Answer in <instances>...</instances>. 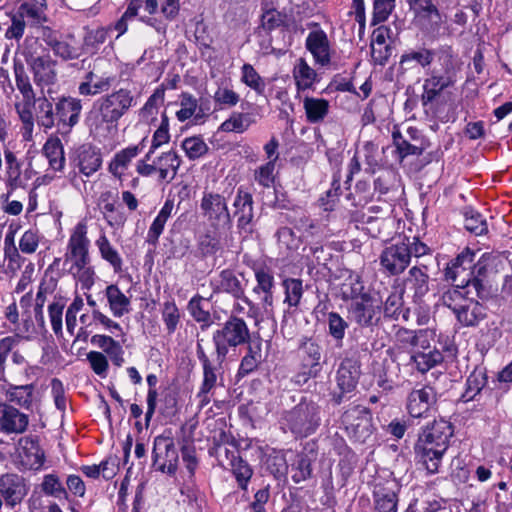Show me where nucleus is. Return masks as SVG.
Masks as SVG:
<instances>
[{"label":"nucleus","mask_w":512,"mask_h":512,"mask_svg":"<svg viewBox=\"0 0 512 512\" xmlns=\"http://www.w3.org/2000/svg\"><path fill=\"white\" fill-rule=\"evenodd\" d=\"M134 105V96L128 89L120 88L97 99L89 111L86 122L90 131L106 137L117 130L119 119Z\"/></svg>","instance_id":"1"},{"label":"nucleus","mask_w":512,"mask_h":512,"mask_svg":"<svg viewBox=\"0 0 512 512\" xmlns=\"http://www.w3.org/2000/svg\"><path fill=\"white\" fill-rule=\"evenodd\" d=\"M454 430L450 422L435 420L425 427L418 436L414 446L417 461L424 466L430 474L439 472L443 456L449 447V440Z\"/></svg>","instance_id":"2"},{"label":"nucleus","mask_w":512,"mask_h":512,"mask_svg":"<svg viewBox=\"0 0 512 512\" xmlns=\"http://www.w3.org/2000/svg\"><path fill=\"white\" fill-rule=\"evenodd\" d=\"M89 247L87 226L79 222L68 240L64 265H68V273L81 284L82 289L86 290L94 285L96 278L94 267L91 265Z\"/></svg>","instance_id":"3"},{"label":"nucleus","mask_w":512,"mask_h":512,"mask_svg":"<svg viewBox=\"0 0 512 512\" xmlns=\"http://www.w3.org/2000/svg\"><path fill=\"white\" fill-rule=\"evenodd\" d=\"M475 253L466 248L460 253L445 269V278L460 288H469L474 290V294L479 299L487 297V291L483 285L482 279L475 276L474 266Z\"/></svg>","instance_id":"4"},{"label":"nucleus","mask_w":512,"mask_h":512,"mask_svg":"<svg viewBox=\"0 0 512 512\" xmlns=\"http://www.w3.org/2000/svg\"><path fill=\"white\" fill-rule=\"evenodd\" d=\"M247 324L241 318L230 317L212 336L217 360L224 361L230 348L245 344L250 339Z\"/></svg>","instance_id":"5"},{"label":"nucleus","mask_w":512,"mask_h":512,"mask_svg":"<svg viewBox=\"0 0 512 512\" xmlns=\"http://www.w3.org/2000/svg\"><path fill=\"white\" fill-rule=\"evenodd\" d=\"M320 408L313 402H301L282 417L286 426L296 437H306L320 424Z\"/></svg>","instance_id":"6"},{"label":"nucleus","mask_w":512,"mask_h":512,"mask_svg":"<svg viewBox=\"0 0 512 512\" xmlns=\"http://www.w3.org/2000/svg\"><path fill=\"white\" fill-rule=\"evenodd\" d=\"M197 357L203 370V380L196 395L199 406L204 407L211 402L212 396L218 387L223 386V367L224 361L211 360L205 353L203 347L197 345Z\"/></svg>","instance_id":"7"},{"label":"nucleus","mask_w":512,"mask_h":512,"mask_svg":"<svg viewBox=\"0 0 512 512\" xmlns=\"http://www.w3.org/2000/svg\"><path fill=\"white\" fill-rule=\"evenodd\" d=\"M203 216L214 231H228L232 226L225 197L219 193L205 190L200 203Z\"/></svg>","instance_id":"8"},{"label":"nucleus","mask_w":512,"mask_h":512,"mask_svg":"<svg viewBox=\"0 0 512 512\" xmlns=\"http://www.w3.org/2000/svg\"><path fill=\"white\" fill-rule=\"evenodd\" d=\"M298 354L302 360L303 371L297 373L293 380L298 385H304L320 370L321 347L316 340L304 337L300 340Z\"/></svg>","instance_id":"9"},{"label":"nucleus","mask_w":512,"mask_h":512,"mask_svg":"<svg viewBox=\"0 0 512 512\" xmlns=\"http://www.w3.org/2000/svg\"><path fill=\"white\" fill-rule=\"evenodd\" d=\"M153 466L169 475H174L178 468L179 455L174 440L169 436L158 435L153 441Z\"/></svg>","instance_id":"10"},{"label":"nucleus","mask_w":512,"mask_h":512,"mask_svg":"<svg viewBox=\"0 0 512 512\" xmlns=\"http://www.w3.org/2000/svg\"><path fill=\"white\" fill-rule=\"evenodd\" d=\"M347 432L358 442H365L372 434L371 415L360 406L347 410L342 416Z\"/></svg>","instance_id":"11"},{"label":"nucleus","mask_w":512,"mask_h":512,"mask_svg":"<svg viewBox=\"0 0 512 512\" xmlns=\"http://www.w3.org/2000/svg\"><path fill=\"white\" fill-rule=\"evenodd\" d=\"M381 267L390 275H399L410 265V254L405 240L383 249L379 257Z\"/></svg>","instance_id":"12"},{"label":"nucleus","mask_w":512,"mask_h":512,"mask_svg":"<svg viewBox=\"0 0 512 512\" xmlns=\"http://www.w3.org/2000/svg\"><path fill=\"white\" fill-rule=\"evenodd\" d=\"M103 159L101 151L91 145H82L76 151L72 159L74 176L71 181L77 177V173L83 177L93 176L102 167Z\"/></svg>","instance_id":"13"},{"label":"nucleus","mask_w":512,"mask_h":512,"mask_svg":"<svg viewBox=\"0 0 512 512\" xmlns=\"http://www.w3.org/2000/svg\"><path fill=\"white\" fill-rule=\"evenodd\" d=\"M16 453L25 469L39 470L45 461V453L40 447L36 436H24L16 443Z\"/></svg>","instance_id":"14"},{"label":"nucleus","mask_w":512,"mask_h":512,"mask_svg":"<svg viewBox=\"0 0 512 512\" xmlns=\"http://www.w3.org/2000/svg\"><path fill=\"white\" fill-rule=\"evenodd\" d=\"M82 101L72 96H60L55 100L57 127L66 132L76 126L80 120Z\"/></svg>","instance_id":"15"},{"label":"nucleus","mask_w":512,"mask_h":512,"mask_svg":"<svg viewBox=\"0 0 512 512\" xmlns=\"http://www.w3.org/2000/svg\"><path fill=\"white\" fill-rule=\"evenodd\" d=\"M29 422L30 417L28 414L20 411L10 403H0V432L7 435L24 434L28 429Z\"/></svg>","instance_id":"16"},{"label":"nucleus","mask_w":512,"mask_h":512,"mask_svg":"<svg viewBox=\"0 0 512 512\" xmlns=\"http://www.w3.org/2000/svg\"><path fill=\"white\" fill-rule=\"evenodd\" d=\"M28 494V486L25 479L16 473L0 475V495L5 501L6 507L14 508L19 505Z\"/></svg>","instance_id":"17"},{"label":"nucleus","mask_w":512,"mask_h":512,"mask_svg":"<svg viewBox=\"0 0 512 512\" xmlns=\"http://www.w3.org/2000/svg\"><path fill=\"white\" fill-rule=\"evenodd\" d=\"M103 59L94 63L93 69L86 73L84 80L78 86V92L82 96H95L102 92H106L112 85L114 78L107 73L100 74L99 67L105 64Z\"/></svg>","instance_id":"18"},{"label":"nucleus","mask_w":512,"mask_h":512,"mask_svg":"<svg viewBox=\"0 0 512 512\" xmlns=\"http://www.w3.org/2000/svg\"><path fill=\"white\" fill-rule=\"evenodd\" d=\"M211 286L214 292H225L236 299H241L243 303L249 306L250 312L254 310V304L244 295V288L241 281L232 270H222L219 275L211 280Z\"/></svg>","instance_id":"19"},{"label":"nucleus","mask_w":512,"mask_h":512,"mask_svg":"<svg viewBox=\"0 0 512 512\" xmlns=\"http://www.w3.org/2000/svg\"><path fill=\"white\" fill-rule=\"evenodd\" d=\"M437 401V393L431 386L413 389L407 398V410L410 416L419 418L429 411Z\"/></svg>","instance_id":"20"},{"label":"nucleus","mask_w":512,"mask_h":512,"mask_svg":"<svg viewBox=\"0 0 512 512\" xmlns=\"http://www.w3.org/2000/svg\"><path fill=\"white\" fill-rule=\"evenodd\" d=\"M429 263L421 262L412 266L404 278V290L412 292L415 299L422 298L429 291Z\"/></svg>","instance_id":"21"},{"label":"nucleus","mask_w":512,"mask_h":512,"mask_svg":"<svg viewBox=\"0 0 512 512\" xmlns=\"http://www.w3.org/2000/svg\"><path fill=\"white\" fill-rule=\"evenodd\" d=\"M33 72L34 81L39 86L54 84L57 79L56 62L47 53L40 56H31L27 60Z\"/></svg>","instance_id":"22"},{"label":"nucleus","mask_w":512,"mask_h":512,"mask_svg":"<svg viewBox=\"0 0 512 512\" xmlns=\"http://www.w3.org/2000/svg\"><path fill=\"white\" fill-rule=\"evenodd\" d=\"M306 48L313 55L315 62L327 66L331 61V47L327 34L321 30L311 31L306 38Z\"/></svg>","instance_id":"23"},{"label":"nucleus","mask_w":512,"mask_h":512,"mask_svg":"<svg viewBox=\"0 0 512 512\" xmlns=\"http://www.w3.org/2000/svg\"><path fill=\"white\" fill-rule=\"evenodd\" d=\"M19 340L15 336H6L0 339V381H6V369L8 359L11 358L15 367L24 366L27 361L25 356L15 349Z\"/></svg>","instance_id":"24"},{"label":"nucleus","mask_w":512,"mask_h":512,"mask_svg":"<svg viewBox=\"0 0 512 512\" xmlns=\"http://www.w3.org/2000/svg\"><path fill=\"white\" fill-rule=\"evenodd\" d=\"M377 309L378 307L373 305L371 296L369 294H363L360 300L354 301L349 307V314L353 321L362 327L372 326L377 322Z\"/></svg>","instance_id":"25"},{"label":"nucleus","mask_w":512,"mask_h":512,"mask_svg":"<svg viewBox=\"0 0 512 512\" xmlns=\"http://www.w3.org/2000/svg\"><path fill=\"white\" fill-rule=\"evenodd\" d=\"M455 80L452 76L445 74L440 75L435 71L430 73V76L424 80L423 93L421 95V102L423 106L433 103L442 91L454 85Z\"/></svg>","instance_id":"26"},{"label":"nucleus","mask_w":512,"mask_h":512,"mask_svg":"<svg viewBox=\"0 0 512 512\" xmlns=\"http://www.w3.org/2000/svg\"><path fill=\"white\" fill-rule=\"evenodd\" d=\"M425 342L422 341L419 347L410 355V361L421 373L429 371L443 361L442 353L436 348L431 349L429 344H425Z\"/></svg>","instance_id":"27"},{"label":"nucleus","mask_w":512,"mask_h":512,"mask_svg":"<svg viewBox=\"0 0 512 512\" xmlns=\"http://www.w3.org/2000/svg\"><path fill=\"white\" fill-rule=\"evenodd\" d=\"M360 376V366L352 358H345L337 370L336 381L343 393L351 392L357 385Z\"/></svg>","instance_id":"28"},{"label":"nucleus","mask_w":512,"mask_h":512,"mask_svg":"<svg viewBox=\"0 0 512 512\" xmlns=\"http://www.w3.org/2000/svg\"><path fill=\"white\" fill-rule=\"evenodd\" d=\"M476 298L478 297L475 294L470 295L455 313L463 326H475L485 317V308Z\"/></svg>","instance_id":"29"},{"label":"nucleus","mask_w":512,"mask_h":512,"mask_svg":"<svg viewBox=\"0 0 512 512\" xmlns=\"http://www.w3.org/2000/svg\"><path fill=\"white\" fill-rule=\"evenodd\" d=\"M233 206L236 209L235 216H237L238 228L246 231L254 217L252 195L242 189H238Z\"/></svg>","instance_id":"30"},{"label":"nucleus","mask_w":512,"mask_h":512,"mask_svg":"<svg viewBox=\"0 0 512 512\" xmlns=\"http://www.w3.org/2000/svg\"><path fill=\"white\" fill-rule=\"evenodd\" d=\"M4 159L6 164V183L11 189H17L20 187H24L26 185L27 180L30 177H27V171H25V175L22 176L21 163L17 159L14 152L11 150L4 151Z\"/></svg>","instance_id":"31"},{"label":"nucleus","mask_w":512,"mask_h":512,"mask_svg":"<svg viewBox=\"0 0 512 512\" xmlns=\"http://www.w3.org/2000/svg\"><path fill=\"white\" fill-rule=\"evenodd\" d=\"M42 152L51 170L62 172L65 167L64 147L58 137H49L43 145Z\"/></svg>","instance_id":"32"},{"label":"nucleus","mask_w":512,"mask_h":512,"mask_svg":"<svg viewBox=\"0 0 512 512\" xmlns=\"http://www.w3.org/2000/svg\"><path fill=\"white\" fill-rule=\"evenodd\" d=\"M373 495L377 512H397L398 497L393 485H376Z\"/></svg>","instance_id":"33"},{"label":"nucleus","mask_w":512,"mask_h":512,"mask_svg":"<svg viewBox=\"0 0 512 512\" xmlns=\"http://www.w3.org/2000/svg\"><path fill=\"white\" fill-rule=\"evenodd\" d=\"M105 296L114 317L120 318L130 312L131 301L117 285H108L105 289Z\"/></svg>","instance_id":"34"},{"label":"nucleus","mask_w":512,"mask_h":512,"mask_svg":"<svg viewBox=\"0 0 512 512\" xmlns=\"http://www.w3.org/2000/svg\"><path fill=\"white\" fill-rule=\"evenodd\" d=\"M159 181L171 182L180 167V159L176 152L168 151L162 153L155 159Z\"/></svg>","instance_id":"35"},{"label":"nucleus","mask_w":512,"mask_h":512,"mask_svg":"<svg viewBox=\"0 0 512 512\" xmlns=\"http://www.w3.org/2000/svg\"><path fill=\"white\" fill-rule=\"evenodd\" d=\"M472 294H474L473 289L460 288L454 285L440 295L437 304L451 309L455 314Z\"/></svg>","instance_id":"36"},{"label":"nucleus","mask_w":512,"mask_h":512,"mask_svg":"<svg viewBox=\"0 0 512 512\" xmlns=\"http://www.w3.org/2000/svg\"><path fill=\"white\" fill-rule=\"evenodd\" d=\"M139 153L140 148L138 145L129 146L117 152L109 163V172L118 179H121L131 161L137 157Z\"/></svg>","instance_id":"37"},{"label":"nucleus","mask_w":512,"mask_h":512,"mask_svg":"<svg viewBox=\"0 0 512 512\" xmlns=\"http://www.w3.org/2000/svg\"><path fill=\"white\" fill-rule=\"evenodd\" d=\"M245 344H247V352L242 358L239 366V374L241 375H247L254 371L258 367L262 358L261 340L250 338Z\"/></svg>","instance_id":"38"},{"label":"nucleus","mask_w":512,"mask_h":512,"mask_svg":"<svg viewBox=\"0 0 512 512\" xmlns=\"http://www.w3.org/2000/svg\"><path fill=\"white\" fill-rule=\"evenodd\" d=\"M36 120L44 130H51L57 126V115L55 114V103L53 104L46 97L36 100Z\"/></svg>","instance_id":"39"},{"label":"nucleus","mask_w":512,"mask_h":512,"mask_svg":"<svg viewBox=\"0 0 512 512\" xmlns=\"http://www.w3.org/2000/svg\"><path fill=\"white\" fill-rule=\"evenodd\" d=\"M303 107L310 123L322 122L329 112V102L323 98L305 97Z\"/></svg>","instance_id":"40"},{"label":"nucleus","mask_w":512,"mask_h":512,"mask_svg":"<svg viewBox=\"0 0 512 512\" xmlns=\"http://www.w3.org/2000/svg\"><path fill=\"white\" fill-rule=\"evenodd\" d=\"M102 259L107 261L115 273L122 271L123 261L118 251L112 246L105 234H101L95 242Z\"/></svg>","instance_id":"41"},{"label":"nucleus","mask_w":512,"mask_h":512,"mask_svg":"<svg viewBox=\"0 0 512 512\" xmlns=\"http://www.w3.org/2000/svg\"><path fill=\"white\" fill-rule=\"evenodd\" d=\"M173 202L167 200L159 211L158 215L154 219L151 224L148 233H147V242L151 244H156L159 236L162 234L165 224L169 217L171 216L173 210Z\"/></svg>","instance_id":"42"},{"label":"nucleus","mask_w":512,"mask_h":512,"mask_svg":"<svg viewBox=\"0 0 512 512\" xmlns=\"http://www.w3.org/2000/svg\"><path fill=\"white\" fill-rule=\"evenodd\" d=\"M316 72L303 59H298L293 69V77L298 90H306L312 87L316 80Z\"/></svg>","instance_id":"43"},{"label":"nucleus","mask_w":512,"mask_h":512,"mask_svg":"<svg viewBox=\"0 0 512 512\" xmlns=\"http://www.w3.org/2000/svg\"><path fill=\"white\" fill-rule=\"evenodd\" d=\"M34 386L32 384L14 386L7 390V400L25 409H30L33 403Z\"/></svg>","instance_id":"44"},{"label":"nucleus","mask_w":512,"mask_h":512,"mask_svg":"<svg viewBox=\"0 0 512 512\" xmlns=\"http://www.w3.org/2000/svg\"><path fill=\"white\" fill-rule=\"evenodd\" d=\"M395 332L393 336L394 347L398 349H407L409 347L417 348L422 340L420 335L422 331L416 332L404 327L394 326Z\"/></svg>","instance_id":"45"},{"label":"nucleus","mask_w":512,"mask_h":512,"mask_svg":"<svg viewBox=\"0 0 512 512\" xmlns=\"http://www.w3.org/2000/svg\"><path fill=\"white\" fill-rule=\"evenodd\" d=\"M487 384L486 373L481 370L473 371L466 380V389L462 395L464 402L472 401Z\"/></svg>","instance_id":"46"},{"label":"nucleus","mask_w":512,"mask_h":512,"mask_svg":"<svg viewBox=\"0 0 512 512\" xmlns=\"http://www.w3.org/2000/svg\"><path fill=\"white\" fill-rule=\"evenodd\" d=\"M213 100L219 109L231 108L238 104L240 95L225 82H221L213 95Z\"/></svg>","instance_id":"47"},{"label":"nucleus","mask_w":512,"mask_h":512,"mask_svg":"<svg viewBox=\"0 0 512 512\" xmlns=\"http://www.w3.org/2000/svg\"><path fill=\"white\" fill-rule=\"evenodd\" d=\"M45 42L52 49L54 54L63 60H72L79 56L78 49L66 40H61L55 36L49 35L45 38Z\"/></svg>","instance_id":"48"},{"label":"nucleus","mask_w":512,"mask_h":512,"mask_svg":"<svg viewBox=\"0 0 512 512\" xmlns=\"http://www.w3.org/2000/svg\"><path fill=\"white\" fill-rule=\"evenodd\" d=\"M392 139L401 159L410 155L419 156L423 153L424 149L416 144L410 143V140H408L399 129H395L392 132Z\"/></svg>","instance_id":"49"},{"label":"nucleus","mask_w":512,"mask_h":512,"mask_svg":"<svg viewBox=\"0 0 512 512\" xmlns=\"http://www.w3.org/2000/svg\"><path fill=\"white\" fill-rule=\"evenodd\" d=\"M404 240L405 245L408 247L410 260L414 257L417 264H419L421 262L428 263L427 259L432 258V249L418 237H413L412 239L405 237Z\"/></svg>","instance_id":"50"},{"label":"nucleus","mask_w":512,"mask_h":512,"mask_svg":"<svg viewBox=\"0 0 512 512\" xmlns=\"http://www.w3.org/2000/svg\"><path fill=\"white\" fill-rule=\"evenodd\" d=\"M46 3H37L24 1L18 8L17 13L23 17L31 19L35 24H41L46 21L44 14Z\"/></svg>","instance_id":"51"},{"label":"nucleus","mask_w":512,"mask_h":512,"mask_svg":"<svg viewBox=\"0 0 512 512\" xmlns=\"http://www.w3.org/2000/svg\"><path fill=\"white\" fill-rule=\"evenodd\" d=\"M464 225L469 232L477 236L484 235L488 232L486 219L473 209H467L464 212Z\"/></svg>","instance_id":"52"},{"label":"nucleus","mask_w":512,"mask_h":512,"mask_svg":"<svg viewBox=\"0 0 512 512\" xmlns=\"http://www.w3.org/2000/svg\"><path fill=\"white\" fill-rule=\"evenodd\" d=\"M250 124L247 114L234 112L220 125L219 131L243 133L249 128Z\"/></svg>","instance_id":"53"},{"label":"nucleus","mask_w":512,"mask_h":512,"mask_svg":"<svg viewBox=\"0 0 512 512\" xmlns=\"http://www.w3.org/2000/svg\"><path fill=\"white\" fill-rule=\"evenodd\" d=\"M230 465L232 467L233 475L235 476L239 486L242 489H247L249 480L253 475V470L246 461L240 457L233 456Z\"/></svg>","instance_id":"54"},{"label":"nucleus","mask_w":512,"mask_h":512,"mask_svg":"<svg viewBox=\"0 0 512 512\" xmlns=\"http://www.w3.org/2000/svg\"><path fill=\"white\" fill-rule=\"evenodd\" d=\"M162 320L167 333L169 335L173 334L180 323V312L174 301H166L163 303Z\"/></svg>","instance_id":"55"},{"label":"nucleus","mask_w":512,"mask_h":512,"mask_svg":"<svg viewBox=\"0 0 512 512\" xmlns=\"http://www.w3.org/2000/svg\"><path fill=\"white\" fill-rule=\"evenodd\" d=\"M241 81L257 93L262 94L265 90V82L253 68L252 65L246 63L241 68Z\"/></svg>","instance_id":"56"},{"label":"nucleus","mask_w":512,"mask_h":512,"mask_svg":"<svg viewBox=\"0 0 512 512\" xmlns=\"http://www.w3.org/2000/svg\"><path fill=\"white\" fill-rule=\"evenodd\" d=\"M328 327L329 334L337 341V346L341 347L348 323L338 313L331 312L328 314Z\"/></svg>","instance_id":"57"},{"label":"nucleus","mask_w":512,"mask_h":512,"mask_svg":"<svg viewBox=\"0 0 512 512\" xmlns=\"http://www.w3.org/2000/svg\"><path fill=\"white\" fill-rule=\"evenodd\" d=\"M364 286L358 275H350L341 285V295L344 300H354L362 297Z\"/></svg>","instance_id":"58"},{"label":"nucleus","mask_w":512,"mask_h":512,"mask_svg":"<svg viewBox=\"0 0 512 512\" xmlns=\"http://www.w3.org/2000/svg\"><path fill=\"white\" fill-rule=\"evenodd\" d=\"M394 8L395 0H375L373 4L371 25H377L385 22Z\"/></svg>","instance_id":"59"},{"label":"nucleus","mask_w":512,"mask_h":512,"mask_svg":"<svg viewBox=\"0 0 512 512\" xmlns=\"http://www.w3.org/2000/svg\"><path fill=\"white\" fill-rule=\"evenodd\" d=\"M285 288V302L289 306L296 307L302 298L303 287L299 279H286L283 282Z\"/></svg>","instance_id":"60"},{"label":"nucleus","mask_w":512,"mask_h":512,"mask_svg":"<svg viewBox=\"0 0 512 512\" xmlns=\"http://www.w3.org/2000/svg\"><path fill=\"white\" fill-rule=\"evenodd\" d=\"M292 468L296 470L292 475V479L295 483L304 481L311 476V461L305 454L296 455L295 461L292 463Z\"/></svg>","instance_id":"61"},{"label":"nucleus","mask_w":512,"mask_h":512,"mask_svg":"<svg viewBox=\"0 0 512 512\" xmlns=\"http://www.w3.org/2000/svg\"><path fill=\"white\" fill-rule=\"evenodd\" d=\"M285 22V15L275 8H263L261 15V27L266 31H272Z\"/></svg>","instance_id":"62"},{"label":"nucleus","mask_w":512,"mask_h":512,"mask_svg":"<svg viewBox=\"0 0 512 512\" xmlns=\"http://www.w3.org/2000/svg\"><path fill=\"white\" fill-rule=\"evenodd\" d=\"M180 110L177 111L176 116L179 121L184 122L191 118L198 108V101L189 93H182L180 96Z\"/></svg>","instance_id":"63"},{"label":"nucleus","mask_w":512,"mask_h":512,"mask_svg":"<svg viewBox=\"0 0 512 512\" xmlns=\"http://www.w3.org/2000/svg\"><path fill=\"white\" fill-rule=\"evenodd\" d=\"M182 148L190 159H197L208 151L207 144L200 137L186 138L182 142Z\"/></svg>","instance_id":"64"}]
</instances>
